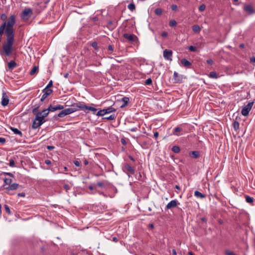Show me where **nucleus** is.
Returning <instances> with one entry per match:
<instances>
[{"mask_svg":"<svg viewBox=\"0 0 255 255\" xmlns=\"http://www.w3.org/2000/svg\"><path fill=\"white\" fill-rule=\"evenodd\" d=\"M181 63L186 68H190L192 65L191 63L186 59H182Z\"/></svg>","mask_w":255,"mask_h":255,"instance_id":"19","label":"nucleus"},{"mask_svg":"<svg viewBox=\"0 0 255 255\" xmlns=\"http://www.w3.org/2000/svg\"><path fill=\"white\" fill-rule=\"evenodd\" d=\"M250 62L251 63H255V57H252L250 58Z\"/></svg>","mask_w":255,"mask_h":255,"instance_id":"57","label":"nucleus"},{"mask_svg":"<svg viewBox=\"0 0 255 255\" xmlns=\"http://www.w3.org/2000/svg\"><path fill=\"white\" fill-rule=\"evenodd\" d=\"M50 112H54L57 110H60L64 109V106L57 105L55 106H52L51 104L49 106Z\"/></svg>","mask_w":255,"mask_h":255,"instance_id":"13","label":"nucleus"},{"mask_svg":"<svg viewBox=\"0 0 255 255\" xmlns=\"http://www.w3.org/2000/svg\"><path fill=\"white\" fill-rule=\"evenodd\" d=\"M64 188L67 191L68 190H70V187L69 185L68 184H64Z\"/></svg>","mask_w":255,"mask_h":255,"instance_id":"49","label":"nucleus"},{"mask_svg":"<svg viewBox=\"0 0 255 255\" xmlns=\"http://www.w3.org/2000/svg\"><path fill=\"white\" fill-rule=\"evenodd\" d=\"M4 182L5 184L8 185L9 186L12 182V179L10 178H5Z\"/></svg>","mask_w":255,"mask_h":255,"instance_id":"36","label":"nucleus"},{"mask_svg":"<svg viewBox=\"0 0 255 255\" xmlns=\"http://www.w3.org/2000/svg\"><path fill=\"white\" fill-rule=\"evenodd\" d=\"M163 56L165 60H172V51L170 50L165 49L163 51Z\"/></svg>","mask_w":255,"mask_h":255,"instance_id":"8","label":"nucleus"},{"mask_svg":"<svg viewBox=\"0 0 255 255\" xmlns=\"http://www.w3.org/2000/svg\"><path fill=\"white\" fill-rule=\"evenodd\" d=\"M97 185L99 186V187H103L104 186V184L103 182H98L97 183Z\"/></svg>","mask_w":255,"mask_h":255,"instance_id":"52","label":"nucleus"},{"mask_svg":"<svg viewBox=\"0 0 255 255\" xmlns=\"http://www.w3.org/2000/svg\"><path fill=\"white\" fill-rule=\"evenodd\" d=\"M6 141V139L4 137H0V143L1 144H3Z\"/></svg>","mask_w":255,"mask_h":255,"instance_id":"48","label":"nucleus"},{"mask_svg":"<svg viewBox=\"0 0 255 255\" xmlns=\"http://www.w3.org/2000/svg\"><path fill=\"white\" fill-rule=\"evenodd\" d=\"M74 105H72L73 107L72 108H69L67 109H66V112L67 113V115H69L70 114H72L75 112H76L78 110V108L76 106H73Z\"/></svg>","mask_w":255,"mask_h":255,"instance_id":"18","label":"nucleus"},{"mask_svg":"<svg viewBox=\"0 0 255 255\" xmlns=\"http://www.w3.org/2000/svg\"><path fill=\"white\" fill-rule=\"evenodd\" d=\"M162 10L160 8H156L155 10V13L157 15H160L162 14Z\"/></svg>","mask_w":255,"mask_h":255,"instance_id":"35","label":"nucleus"},{"mask_svg":"<svg viewBox=\"0 0 255 255\" xmlns=\"http://www.w3.org/2000/svg\"><path fill=\"white\" fill-rule=\"evenodd\" d=\"M179 203H178V202L176 200H171L169 203H168L167 204L166 208L167 209H169L172 208L176 207L177 206V205H179Z\"/></svg>","mask_w":255,"mask_h":255,"instance_id":"12","label":"nucleus"},{"mask_svg":"<svg viewBox=\"0 0 255 255\" xmlns=\"http://www.w3.org/2000/svg\"><path fill=\"white\" fill-rule=\"evenodd\" d=\"M122 102H123V104L121 106V108H124L126 107L129 102V98L128 97H124L122 99Z\"/></svg>","mask_w":255,"mask_h":255,"instance_id":"16","label":"nucleus"},{"mask_svg":"<svg viewBox=\"0 0 255 255\" xmlns=\"http://www.w3.org/2000/svg\"><path fill=\"white\" fill-rule=\"evenodd\" d=\"M47 148L49 150H52L55 148V147L52 145H48Z\"/></svg>","mask_w":255,"mask_h":255,"instance_id":"53","label":"nucleus"},{"mask_svg":"<svg viewBox=\"0 0 255 255\" xmlns=\"http://www.w3.org/2000/svg\"><path fill=\"white\" fill-rule=\"evenodd\" d=\"M171 9L172 10H176L177 8V6L176 4H172L171 6Z\"/></svg>","mask_w":255,"mask_h":255,"instance_id":"51","label":"nucleus"},{"mask_svg":"<svg viewBox=\"0 0 255 255\" xmlns=\"http://www.w3.org/2000/svg\"><path fill=\"white\" fill-rule=\"evenodd\" d=\"M45 164H46L47 165H49V164H50L51 163V162L49 160H46L45 161Z\"/></svg>","mask_w":255,"mask_h":255,"instance_id":"60","label":"nucleus"},{"mask_svg":"<svg viewBox=\"0 0 255 255\" xmlns=\"http://www.w3.org/2000/svg\"><path fill=\"white\" fill-rule=\"evenodd\" d=\"M9 165L10 166V167H14V165H15V162H14V161L12 159H10L9 160Z\"/></svg>","mask_w":255,"mask_h":255,"instance_id":"44","label":"nucleus"},{"mask_svg":"<svg viewBox=\"0 0 255 255\" xmlns=\"http://www.w3.org/2000/svg\"><path fill=\"white\" fill-rule=\"evenodd\" d=\"M39 112L38 111V107L35 108L32 110V113L35 116V117L38 115Z\"/></svg>","mask_w":255,"mask_h":255,"instance_id":"42","label":"nucleus"},{"mask_svg":"<svg viewBox=\"0 0 255 255\" xmlns=\"http://www.w3.org/2000/svg\"><path fill=\"white\" fill-rule=\"evenodd\" d=\"M123 36L125 38L127 39L129 41L133 42L137 38V37L133 34H129L128 33H124Z\"/></svg>","mask_w":255,"mask_h":255,"instance_id":"14","label":"nucleus"},{"mask_svg":"<svg viewBox=\"0 0 255 255\" xmlns=\"http://www.w3.org/2000/svg\"><path fill=\"white\" fill-rule=\"evenodd\" d=\"M49 112H50V111L48 107L47 109H44L42 112H39L38 113L40 114V115H39L40 117H42L43 119H45V118L48 115Z\"/></svg>","mask_w":255,"mask_h":255,"instance_id":"15","label":"nucleus"},{"mask_svg":"<svg viewBox=\"0 0 255 255\" xmlns=\"http://www.w3.org/2000/svg\"><path fill=\"white\" fill-rule=\"evenodd\" d=\"M172 255H177L176 250L175 249H173L172 251Z\"/></svg>","mask_w":255,"mask_h":255,"instance_id":"64","label":"nucleus"},{"mask_svg":"<svg viewBox=\"0 0 255 255\" xmlns=\"http://www.w3.org/2000/svg\"><path fill=\"white\" fill-rule=\"evenodd\" d=\"M189 155L194 158H198L200 157V152L198 151H193L189 152Z\"/></svg>","mask_w":255,"mask_h":255,"instance_id":"21","label":"nucleus"},{"mask_svg":"<svg viewBox=\"0 0 255 255\" xmlns=\"http://www.w3.org/2000/svg\"><path fill=\"white\" fill-rule=\"evenodd\" d=\"M53 86V82L52 80H50L48 84V85L46 86V87L45 88H46L47 89H49V88L50 87H51Z\"/></svg>","mask_w":255,"mask_h":255,"instance_id":"45","label":"nucleus"},{"mask_svg":"<svg viewBox=\"0 0 255 255\" xmlns=\"http://www.w3.org/2000/svg\"><path fill=\"white\" fill-rule=\"evenodd\" d=\"M15 22V16L11 14L8 18L7 21L3 22L0 26V42L3 33L6 37V42L2 46L3 53L6 56L10 55L12 51V46L14 41L13 26Z\"/></svg>","mask_w":255,"mask_h":255,"instance_id":"1","label":"nucleus"},{"mask_svg":"<svg viewBox=\"0 0 255 255\" xmlns=\"http://www.w3.org/2000/svg\"><path fill=\"white\" fill-rule=\"evenodd\" d=\"M240 124L239 122L237 121H235L233 123V127L236 131H237L239 128Z\"/></svg>","mask_w":255,"mask_h":255,"instance_id":"31","label":"nucleus"},{"mask_svg":"<svg viewBox=\"0 0 255 255\" xmlns=\"http://www.w3.org/2000/svg\"><path fill=\"white\" fill-rule=\"evenodd\" d=\"M246 201L247 202L252 204L254 202V199L253 197L249 196V195H246Z\"/></svg>","mask_w":255,"mask_h":255,"instance_id":"28","label":"nucleus"},{"mask_svg":"<svg viewBox=\"0 0 255 255\" xmlns=\"http://www.w3.org/2000/svg\"><path fill=\"white\" fill-rule=\"evenodd\" d=\"M121 142L122 143L124 144V145H126L127 144V142L126 141L125 139H121Z\"/></svg>","mask_w":255,"mask_h":255,"instance_id":"62","label":"nucleus"},{"mask_svg":"<svg viewBox=\"0 0 255 255\" xmlns=\"http://www.w3.org/2000/svg\"><path fill=\"white\" fill-rule=\"evenodd\" d=\"M73 106H76L80 110L84 111L86 113H88L89 111H91L93 114L96 115V112L97 111V109L92 106L86 105L84 102H78L74 104Z\"/></svg>","mask_w":255,"mask_h":255,"instance_id":"2","label":"nucleus"},{"mask_svg":"<svg viewBox=\"0 0 255 255\" xmlns=\"http://www.w3.org/2000/svg\"><path fill=\"white\" fill-rule=\"evenodd\" d=\"M92 46L95 49H97L98 48V43L96 42H93L92 44Z\"/></svg>","mask_w":255,"mask_h":255,"instance_id":"46","label":"nucleus"},{"mask_svg":"<svg viewBox=\"0 0 255 255\" xmlns=\"http://www.w3.org/2000/svg\"><path fill=\"white\" fill-rule=\"evenodd\" d=\"M254 105L253 102H249L247 105H245L241 111V114L243 116L246 117L249 115V112L252 109Z\"/></svg>","mask_w":255,"mask_h":255,"instance_id":"5","label":"nucleus"},{"mask_svg":"<svg viewBox=\"0 0 255 255\" xmlns=\"http://www.w3.org/2000/svg\"><path fill=\"white\" fill-rule=\"evenodd\" d=\"M158 136V132L156 131L154 133V137L157 138Z\"/></svg>","mask_w":255,"mask_h":255,"instance_id":"63","label":"nucleus"},{"mask_svg":"<svg viewBox=\"0 0 255 255\" xmlns=\"http://www.w3.org/2000/svg\"><path fill=\"white\" fill-rule=\"evenodd\" d=\"M10 129L13 132V133L15 134L19 135L20 137H22L23 135L21 131L19 130L17 128L14 127H10Z\"/></svg>","mask_w":255,"mask_h":255,"instance_id":"23","label":"nucleus"},{"mask_svg":"<svg viewBox=\"0 0 255 255\" xmlns=\"http://www.w3.org/2000/svg\"><path fill=\"white\" fill-rule=\"evenodd\" d=\"M98 193L100 194V195H102L103 196H104V197H107L106 195L105 194H104L103 192L102 191H98Z\"/></svg>","mask_w":255,"mask_h":255,"instance_id":"59","label":"nucleus"},{"mask_svg":"<svg viewBox=\"0 0 255 255\" xmlns=\"http://www.w3.org/2000/svg\"><path fill=\"white\" fill-rule=\"evenodd\" d=\"M226 254L227 255H236L233 252L227 251L226 252Z\"/></svg>","mask_w":255,"mask_h":255,"instance_id":"50","label":"nucleus"},{"mask_svg":"<svg viewBox=\"0 0 255 255\" xmlns=\"http://www.w3.org/2000/svg\"><path fill=\"white\" fill-rule=\"evenodd\" d=\"M116 111V109L113 108L112 106L109 107L106 109H104L103 110H99L97 113L96 116L98 117L103 116L104 115L107 114H110L112 112H115Z\"/></svg>","mask_w":255,"mask_h":255,"instance_id":"4","label":"nucleus"},{"mask_svg":"<svg viewBox=\"0 0 255 255\" xmlns=\"http://www.w3.org/2000/svg\"><path fill=\"white\" fill-rule=\"evenodd\" d=\"M33 13L32 10L30 8H25L21 13V18L25 20H28Z\"/></svg>","mask_w":255,"mask_h":255,"instance_id":"6","label":"nucleus"},{"mask_svg":"<svg viewBox=\"0 0 255 255\" xmlns=\"http://www.w3.org/2000/svg\"><path fill=\"white\" fill-rule=\"evenodd\" d=\"M8 68L9 70H12L14 68L17 67V65L16 63L13 60L10 61L8 63Z\"/></svg>","mask_w":255,"mask_h":255,"instance_id":"22","label":"nucleus"},{"mask_svg":"<svg viewBox=\"0 0 255 255\" xmlns=\"http://www.w3.org/2000/svg\"><path fill=\"white\" fill-rule=\"evenodd\" d=\"M188 49L192 51V52H195L196 51V48L195 47L193 46H190L188 47Z\"/></svg>","mask_w":255,"mask_h":255,"instance_id":"43","label":"nucleus"},{"mask_svg":"<svg viewBox=\"0 0 255 255\" xmlns=\"http://www.w3.org/2000/svg\"><path fill=\"white\" fill-rule=\"evenodd\" d=\"M108 50L111 52H113V50H114V48H113V45H109L108 46Z\"/></svg>","mask_w":255,"mask_h":255,"instance_id":"54","label":"nucleus"},{"mask_svg":"<svg viewBox=\"0 0 255 255\" xmlns=\"http://www.w3.org/2000/svg\"><path fill=\"white\" fill-rule=\"evenodd\" d=\"M74 163L75 165L77 167H79L81 165L80 162L78 161V160H75L74 161Z\"/></svg>","mask_w":255,"mask_h":255,"instance_id":"47","label":"nucleus"},{"mask_svg":"<svg viewBox=\"0 0 255 255\" xmlns=\"http://www.w3.org/2000/svg\"><path fill=\"white\" fill-rule=\"evenodd\" d=\"M152 84V80L151 78H148L145 81V84L146 85H150Z\"/></svg>","mask_w":255,"mask_h":255,"instance_id":"41","label":"nucleus"},{"mask_svg":"<svg viewBox=\"0 0 255 255\" xmlns=\"http://www.w3.org/2000/svg\"><path fill=\"white\" fill-rule=\"evenodd\" d=\"M38 70V67L36 66H34L33 67L32 69L30 72V74L31 75H33L35 73H36Z\"/></svg>","mask_w":255,"mask_h":255,"instance_id":"27","label":"nucleus"},{"mask_svg":"<svg viewBox=\"0 0 255 255\" xmlns=\"http://www.w3.org/2000/svg\"><path fill=\"white\" fill-rule=\"evenodd\" d=\"M207 63L209 65H212L214 63V62L212 59H208L207 60Z\"/></svg>","mask_w":255,"mask_h":255,"instance_id":"55","label":"nucleus"},{"mask_svg":"<svg viewBox=\"0 0 255 255\" xmlns=\"http://www.w3.org/2000/svg\"><path fill=\"white\" fill-rule=\"evenodd\" d=\"M67 115V113L66 112L65 109L61 111L58 114V116L60 118H63L65 117V116Z\"/></svg>","mask_w":255,"mask_h":255,"instance_id":"29","label":"nucleus"},{"mask_svg":"<svg viewBox=\"0 0 255 255\" xmlns=\"http://www.w3.org/2000/svg\"><path fill=\"white\" fill-rule=\"evenodd\" d=\"M194 195L197 198H201V199L204 198L206 197V196L204 194H202V193H201L200 192H199V191H198L197 190L195 191Z\"/></svg>","mask_w":255,"mask_h":255,"instance_id":"24","label":"nucleus"},{"mask_svg":"<svg viewBox=\"0 0 255 255\" xmlns=\"http://www.w3.org/2000/svg\"><path fill=\"white\" fill-rule=\"evenodd\" d=\"M169 26L171 27H173L177 24V22L175 20H172L169 21Z\"/></svg>","mask_w":255,"mask_h":255,"instance_id":"39","label":"nucleus"},{"mask_svg":"<svg viewBox=\"0 0 255 255\" xmlns=\"http://www.w3.org/2000/svg\"><path fill=\"white\" fill-rule=\"evenodd\" d=\"M17 195L19 197H25V193H24V192L20 193H18Z\"/></svg>","mask_w":255,"mask_h":255,"instance_id":"58","label":"nucleus"},{"mask_svg":"<svg viewBox=\"0 0 255 255\" xmlns=\"http://www.w3.org/2000/svg\"><path fill=\"white\" fill-rule=\"evenodd\" d=\"M209 77L212 78L217 79L218 78L217 74L215 72H211L210 73Z\"/></svg>","mask_w":255,"mask_h":255,"instance_id":"32","label":"nucleus"},{"mask_svg":"<svg viewBox=\"0 0 255 255\" xmlns=\"http://www.w3.org/2000/svg\"><path fill=\"white\" fill-rule=\"evenodd\" d=\"M192 30L195 32H199L201 30L200 26L198 25H194L192 26Z\"/></svg>","mask_w":255,"mask_h":255,"instance_id":"26","label":"nucleus"},{"mask_svg":"<svg viewBox=\"0 0 255 255\" xmlns=\"http://www.w3.org/2000/svg\"><path fill=\"white\" fill-rule=\"evenodd\" d=\"M9 97L4 90H2L1 104L2 106L5 107L9 103Z\"/></svg>","mask_w":255,"mask_h":255,"instance_id":"7","label":"nucleus"},{"mask_svg":"<svg viewBox=\"0 0 255 255\" xmlns=\"http://www.w3.org/2000/svg\"><path fill=\"white\" fill-rule=\"evenodd\" d=\"M116 118V116L115 115H111L109 117H105L104 119L108 120H114Z\"/></svg>","mask_w":255,"mask_h":255,"instance_id":"38","label":"nucleus"},{"mask_svg":"<svg viewBox=\"0 0 255 255\" xmlns=\"http://www.w3.org/2000/svg\"><path fill=\"white\" fill-rule=\"evenodd\" d=\"M19 186V184L17 183H13L10 184L9 186L5 188V189L7 190H16L18 187Z\"/></svg>","mask_w":255,"mask_h":255,"instance_id":"20","label":"nucleus"},{"mask_svg":"<svg viewBox=\"0 0 255 255\" xmlns=\"http://www.w3.org/2000/svg\"><path fill=\"white\" fill-rule=\"evenodd\" d=\"M244 10L248 12L249 14L255 13L253 7L251 5H246L244 6Z\"/></svg>","mask_w":255,"mask_h":255,"instance_id":"17","label":"nucleus"},{"mask_svg":"<svg viewBox=\"0 0 255 255\" xmlns=\"http://www.w3.org/2000/svg\"><path fill=\"white\" fill-rule=\"evenodd\" d=\"M0 18L1 20L4 21H7V15L5 13H3L0 15Z\"/></svg>","mask_w":255,"mask_h":255,"instance_id":"37","label":"nucleus"},{"mask_svg":"<svg viewBox=\"0 0 255 255\" xmlns=\"http://www.w3.org/2000/svg\"><path fill=\"white\" fill-rule=\"evenodd\" d=\"M89 189H90L91 190H93L96 189V188L94 187L93 185H90L89 186Z\"/></svg>","mask_w":255,"mask_h":255,"instance_id":"61","label":"nucleus"},{"mask_svg":"<svg viewBox=\"0 0 255 255\" xmlns=\"http://www.w3.org/2000/svg\"><path fill=\"white\" fill-rule=\"evenodd\" d=\"M4 207L5 212L8 215H11V213L9 207H8V206L7 205H6V204H5V205H4Z\"/></svg>","mask_w":255,"mask_h":255,"instance_id":"33","label":"nucleus"},{"mask_svg":"<svg viewBox=\"0 0 255 255\" xmlns=\"http://www.w3.org/2000/svg\"><path fill=\"white\" fill-rule=\"evenodd\" d=\"M180 147L177 145L173 146L172 148V151L174 153H178L180 152Z\"/></svg>","mask_w":255,"mask_h":255,"instance_id":"30","label":"nucleus"},{"mask_svg":"<svg viewBox=\"0 0 255 255\" xmlns=\"http://www.w3.org/2000/svg\"><path fill=\"white\" fill-rule=\"evenodd\" d=\"M181 130H182V129L180 128H179L178 127H176L173 129V134L174 135H175L177 136H179L180 134L179 133H178V132L181 131Z\"/></svg>","mask_w":255,"mask_h":255,"instance_id":"25","label":"nucleus"},{"mask_svg":"<svg viewBox=\"0 0 255 255\" xmlns=\"http://www.w3.org/2000/svg\"><path fill=\"white\" fill-rule=\"evenodd\" d=\"M39 115H40V114L38 113L33 121L32 124V128L33 129L38 128L46 122L45 119H43L42 117H40Z\"/></svg>","mask_w":255,"mask_h":255,"instance_id":"3","label":"nucleus"},{"mask_svg":"<svg viewBox=\"0 0 255 255\" xmlns=\"http://www.w3.org/2000/svg\"><path fill=\"white\" fill-rule=\"evenodd\" d=\"M161 36L163 37H167L168 36V33L167 32H163L162 33H161Z\"/></svg>","mask_w":255,"mask_h":255,"instance_id":"56","label":"nucleus"},{"mask_svg":"<svg viewBox=\"0 0 255 255\" xmlns=\"http://www.w3.org/2000/svg\"><path fill=\"white\" fill-rule=\"evenodd\" d=\"M42 92L43 93V94L42 95L41 98V101L43 102L49 95H50L53 92L52 90L51 89H47L46 88H44Z\"/></svg>","mask_w":255,"mask_h":255,"instance_id":"10","label":"nucleus"},{"mask_svg":"<svg viewBox=\"0 0 255 255\" xmlns=\"http://www.w3.org/2000/svg\"><path fill=\"white\" fill-rule=\"evenodd\" d=\"M123 168L125 172H128L131 174H134V169L128 163L125 164Z\"/></svg>","mask_w":255,"mask_h":255,"instance_id":"9","label":"nucleus"},{"mask_svg":"<svg viewBox=\"0 0 255 255\" xmlns=\"http://www.w3.org/2000/svg\"><path fill=\"white\" fill-rule=\"evenodd\" d=\"M182 80V76L180 75L177 72H174L173 74V80L174 83H178L181 82Z\"/></svg>","mask_w":255,"mask_h":255,"instance_id":"11","label":"nucleus"},{"mask_svg":"<svg viewBox=\"0 0 255 255\" xmlns=\"http://www.w3.org/2000/svg\"><path fill=\"white\" fill-rule=\"evenodd\" d=\"M205 8L206 5L204 4H202L199 7V10L202 12L205 10Z\"/></svg>","mask_w":255,"mask_h":255,"instance_id":"40","label":"nucleus"},{"mask_svg":"<svg viewBox=\"0 0 255 255\" xmlns=\"http://www.w3.org/2000/svg\"><path fill=\"white\" fill-rule=\"evenodd\" d=\"M128 8L131 11L134 10L135 8V6L134 4L133 3H131L129 4L128 5Z\"/></svg>","mask_w":255,"mask_h":255,"instance_id":"34","label":"nucleus"}]
</instances>
